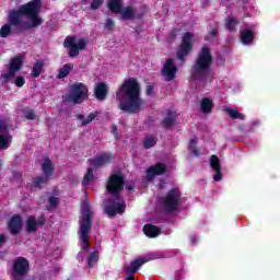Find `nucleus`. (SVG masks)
I'll return each mask as SVG.
<instances>
[{
    "label": "nucleus",
    "instance_id": "a18cd8bd",
    "mask_svg": "<svg viewBox=\"0 0 280 280\" xmlns=\"http://www.w3.org/2000/svg\"><path fill=\"white\" fill-rule=\"evenodd\" d=\"M112 135H114L115 139H119V133H117V125L112 126Z\"/></svg>",
    "mask_w": 280,
    "mask_h": 280
},
{
    "label": "nucleus",
    "instance_id": "412c9836",
    "mask_svg": "<svg viewBox=\"0 0 280 280\" xmlns=\"http://www.w3.org/2000/svg\"><path fill=\"white\" fill-rule=\"evenodd\" d=\"M149 261L150 259L148 258H136L133 261H131L130 266L125 269V272L135 275L136 272H139V268H141L143 264H148Z\"/></svg>",
    "mask_w": 280,
    "mask_h": 280
},
{
    "label": "nucleus",
    "instance_id": "39448f33",
    "mask_svg": "<svg viewBox=\"0 0 280 280\" xmlns=\"http://www.w3.org/2000/svg\"><path fill=\"white\" fill-rule=\"evenodd\" d=\"M213 65V55L211 54V48L209 46H203L197 58L191 66L190 79L198 81L202 80V78H207V73L211 71V66Z\"/></svg>",
    "mask_w": 280,
    "mask_h": 280
},
{
    "label": "nucleus",
    "instance_id": "aec40b11",
    "mask_svg": "<svg viewBox=\"0 0 280 280\" xmlns=\"http://www.w3.org/2000/svg\"><path fill=\"white\" fill-rule=\"evenodd\" d=\"M94 95L100 102H104V98L108 95V85L104 82L96 84Z\"/></svg>",
    "mask_w": 280,
    "mask_h": 280
},
{
    "label": "nucleus",
    "instance_id": "dca6fc26",
    "mask_svg": "<svg viewBox=\"0 0 280 280\" xmlns=\"http://www.w3.org/2000/svg\"><path fill=\"white\" fill-rule=\"evenodd\" d=\"M165 172H167V165L159 162L147 170V178L152 180L155 176H163Z\"/></svg>",
    "mask_w": 280,
    "mask_h": 280
},
{
    "label": "nucleus",
    "instance_id": "1a4fd4ad",
    "mask_svg": "<svg viewBox=\"0 0 280 280\" xmlns=\"http://www.w3.org/2000/svg\"><path fill=\"white\" fill-rule=\"evenodd\" d=\"M30 272V260L25 257H16L11 268L12 280H23Z\"/></svg>",
    "mask_w": 280,
    "mask_h": 280
},
{
    "label": "nucleus",
    "instance_id": "a19ab883",
    "mask_svg": "<svg viewBox=\"0 0 280 280\" xmlns=\"http://www.w3.org/2000/svg\"><path fill=\"white\" fill-rule=\"evenodd\" d=\"M103 3H104V0H92L90 9L91 10H100V8H102Z\"/></svg>",
    "mask_w": 280,
    "mask_h": 280
},
{
    "label": "nucleus",
    "instance_id": "09e8293b",
    "mask_svg": "<svg viewBox=\"0 0 280 280\" xmlns=\"http://www.w3.org/2000/svg\"><path fill=\"white\" fill-rule=\"evenodd\" d=\"M126 273L128 275L126 280H135V273H130V272H126Z\"/></svg>",
    "mask_w": 280,
    "mask_h": 280
},
{
    "label": "nucleus",
    "instance_id": "4be33fe9",
    "mask_svg": "<svg viewBox=\"0 0 280 280\" xmlns=\"http://www.w3.org/2000/svg\"><path fill=\"white\" fill-rule=\"evenodd\" d=\"M143 233L147 235V237H159V235H161V228L148 223L143 226Z\"/></svg>",
    "mask_w": 280,
    "mask_h": 280
},
{
    "label": "nucleus",
    "instance_id": "de8ad7c7",
    "mask_svg": "<svg viewBox=\"0 0 280 280\" xmlns=\"http://www.w3.org/2000/svg\"><path fill=\"white\" fill-rule=\"evenodd\" d=\"M177 34H178V32H176V31L171 32L170 38H172L174 40V38H176Z\"/></svg>",
    "mask_w": 280,
    "mask_h": 280
},
{
    "label": "nucleus",
    "instance_id": "2f4dec72",
    "mask_svg": "<svg viewBox=\"0 0 280 280\" xmlns=\"http://www.w3.org/2000/svg\"><path fill=\"white\" fill-rule=\"evenodd\" d=\"M59 203L60 198L54 196L48 197V205L46 206V211H54V209H57Z\"/></svg>",
    "mask_w": 280,
    "mask_h": 280
},
{
    "label": "nucleus",
    "instance_id": "c756f323",
    "mask_svg": "<svg viewBox=\"0 0 280 280\" xmlns=\"http://www.w3.org/2000/svg\"><path fill=\"white\" fill-rule=\"evenodd\" d=\"M158 141L159 140L156 139V137H154L153 135H148L143 140V147L145 150H150V148H154V145H156Z\"/></svg>",
    "mask_w": 280,
    "mask_h": 280
},
{
    "label": "nucleus",
    "instance_id": "864d4df0",
    "mask_svg": "<svg viewBox=\"0 0 280 280\" xmlns=\"http://www.w3.org/2000/svg\"><path fill=\"white\" fill-rule=\"evenodd\" d=\"M77 119H84V115L82 114L77 115Z\"/></svg>",
    "mask_w": 280,
    "mask_h": 280
},
{
    "label": "nucleus",
    "instance_id": "20e7f679",
    "mask_svg": "<svg viewBox=\"0 0 280 280\" xmlns=\"http://www.w3.org/2000/svg\"><path fill=\"white\" fill-rule=\"evenodd\" d=\"M82 217L79 221L78 237L81 242V248L85 253L91 248V229H93V208L89 201H84L82 206Z\"/></svg>",
    "mask_w": 280,
    "mask_h": 280
},
{
    "label": "nucleus",
    "instance_id": "9d476101",
    "mask_svg": "<svg viewBox=\"0 0 280 280\" xmlns=\"http://www.w3.org/2000/svg\"><path fill=\"white\" fill-rule=\"evenodd\" d=\"M25 62V55L19 54L15 57L11 58L8 72L1 75L3 84H8L10 79L15 78L16 73L23 69V63Z\"/></svg>",
    "mask_w": 280,
    "mask_h": 280
},
{
    "label": "nucleus",
    "instance_id": "72a5a7b5",
    "mask_svg": "<svg viewBox=\"0 0 280 280\" xmlns=\"http://www.w3.org/2000/svg\"><path fill=\"white\" fill-rule=\"evenodd\" d=\"M94 178H95V175H93V168H88V172L85 173L82 180L83 187H86V185H89V183H92Z\"/></svg>",
    "mask_w": 280,
    "mask_h": 280
},
{
    "label": "nucleus",
    "instance_id": "cd10ccee",
    "mask_svg": "<svg viewBox=\"0 0 280 280\" xmlns=\"http://www.w3.org/2000/svg\"><path fill=\"white\" fill-rule=\"evenodd\" d=\"M201 112L206 115L213 110V101L210 98H202L200 104Z\"/></svg>",
    "mask_w": 280,
    "mask_h": 280
},
{
    "label": "nucleus",
    "instance_id": "c85d7f7f",
    "mask_svg": "<svg viewBox=\"0 0 280 280\" xmlns=\"http://www.w3.org/2000/svg\"><path fill=\"white\" fill-rule=\"evenodd\" d=\"M225 113L231 117V119H240L241 121H244L246 119V116L244 114L240 113L237 109L233 108H226Z\"/></svg>",
    "mask_w": 280,
    "mask_h": 280
},
{
    "label": "nucleus",
    "instance_id": "c9c22d12",
    "mask_svg": "<svg viewBox=\"0 0 280 280\" xmlns=\"http://www.w3.org/2000/svg\"><path fill=\"white\" fill-rule=\"evenodd\" d=\"M10 34H12V27L10 26V24H4L0 28V37L8 38L10 36Z\"/></svg>",
    "mask_w": 280,
    "mask_h": 280
},
{
    "label": "nucleus",
    "instance_id": "bb28decb",
    "mask_svg": "<svg viewBox=\"0 0 280 280\" xmlns=\"http://www.w3.org/2000/svg\"><path fill=\"white\" fill-rule=\"evenodd\" d=\"M73 71V63H66L62 68L59 69L57 74V80H62L69 75Z\"/></svg>",
    "mask_w": 280,
    "mask_h": 280
},
{
    "label": "nucleus",
    "instance_id": "b1692460",
    "mask_svg": "<svg viewBox=\"0 0 280 280\" xmlns=\"http://www.w3.org/2000/svg\"><path fill=\"white\" fill-rule=\"evenodd\" d=\"M49 180H51V179L45 175L36 176L33 178V187L35 189H45V187H47V185H49Z\"/></svg>",
    "mask_w": 280,
    "mask_h": 280
},
{
    "label": "nucleus",
    "instance_id": "393cba45",
    "mask_svg": "<svg viewBox=\"0 0 280 280\" xmlns=\"http://www.w3.org/2000/svg\"><path fill=\"white\" fill-rule=\"evenodd\" d=\"M255 40V34L252 30L245 28L241 31V43L243 45H250Z\"/></svg>",
    "mask_w": 280,
    "mask_h": 280
},
{
    "label": "nucleus",
    "instance_id": "2eb2a0df",
    "mask_svg": "<svg viewBox=\"0 0 280 280\" xmlns=\"http://www.w3.org/2000/svg\"><path fill=\"white\" fill-rule=\"evenodd\" d=\"M7 229L12 235H19L23 231V218L21 214H14L8 222Z\"/></svg>",
    "mask_w": 280,
    "mask_h": 280
},
{
    "label": "nucleus",
    "instance_id": "6e6552de",
    "mask_svg": "<svg viewBox=\"0 0 280 280\" xmlns=\"http://www.w3.org/2000/svg\"><path fill=\"white\" fill-rule=\"evenodd\" d=\"M89 98V88L84 83H74L70 86V93L63 98L65 102L82 104Z\"/></svg>",
    "mask_w": 280,
    "mask_h": 280
},
{
    "label": "nucleus",
    "instance_id": "603ef678",
    "mask_svg": "<svg viewBox=\"0 0 280 280\" xmlns=\"http://www.w3.org/2000/svg\"><path fill=\"white\" fill-rule=\"evenodd\" d=\"M13 176H14V178H21V176H23V175H21V173H19V172H15V173H13Z\"/></svg>",
    "mask_w": 280,
    "mask_h": 280
},
{
    "label": "nucleus",
    "instance_id": "6ab92c4d",
    "mask_svg": "<svg viewBox=\"0 0 280 280\" xmlns=\"http://www.w3.org/2000/svg\"><path fill=\"white\" fill-rule=\"evenodd\" d=\"M161 126L165 130H172V128L176 126V112L168 109L166 112V117H164L161 121Z\"/></svg>",
    "mask_w": 280,
    "mask_h": 280
},
{
    "label": "nucleus",
    "instance_id": "7ed1b4c3",
    "mask_svg": "<svg viewBox=\"0 0 280 280\" xmlns=\"http://www.w3.org/2000/svg\"><path fill=\"white\" fill-rule=\"evenodd\" d=\"M43 8L42 0H33L26 4H23L18 11H13L9 15V24L13 27L21 25V16H28L30 22H25L23 30H34L43 25V18L40 16V10Z\"/></svg>",
    "mask_w": 280,
    "mask_h": 280
},
{
    "label": "nucleus",
    "instance_id": "ea45409f",
    "mask_svg": "<svg viewBox=\"0 0 280 280\" xmlns=\"http://www.w3.org/2000/svg\"><path fill=\"white\" fill-rule=\"evenodd\" d=\"M104 28L107 30L108 32H113L115 30V21L108 18L104 24Z\"/></svg>",
    "mask_w": 280,
    "mask_h": 280
},
{
    "label": "nucleus",
    "instance_id": "473e14b6",
    "mask_svg": "<svg viewBox=\"0 0 280 280\" xmlns=\"http://www.w3.org/2000/svg\"><path fill=\"white\" fill-rule=\"evenodd\" d=\"M97 261H100V254L97 252L91 253L88 257L89 268H93Z\"/></svg>",
    "mask_w": 280,
    "mask_h": 280
},
{
    "label": "nucleus",
    "instance_id": "a211bd4d",
    "mask_svg": "<svg viewBox=\"0 0 280 280\" xmlns=\"http://www.w3.org/2000/svg\"><path fill=\"white\" fill-rule=\"evenodd\" d=\"M210 167L215 172L213 176L214 183H220V180H222V163L220 162V158H218V155L210 156Z\"/></svg>",
    "mask_w": 280,
    "mask_h": 280
},
{
    "label": "nucleus",
    "instance_id": "9b49d317",
    "mask_svg": "<svg viewBox=\"0 0 280 280\" xmlns=\"http://www.w3.org/2000/svg\"><path fill=\"white\" fill-rule=\"evenodd\" d=\"M191 38H194V35L190 32L184 33L182 37V44L176 51V57L182 62H185V58L194 51V43H191Z\"/></svg>",
    "mask_w": 280,
    "mask_h": 280
},
{
    "label": "nucleus",
    "instance_id": "7c9ffc66",
    "mask_svg": "<svg viewBox=\"0 0 280 280\" xmlns=\"http://www.w3.org/2000/svg\"><path fill=\"white\" fill-rule=\"evenodd\" d=\"M196 145H198V139L192 138L189 140L188 150H190L192 156H200V149H197Z\"/></svg>",
    "mask_w": 280,
    "mask_h": 280
},
{
    "label": "nucleus",
    "instance_id": "423d86ee",
    "mask_svg": "<svg viewBox=\"0 0 280 280\" xmlns=\"http://www.w3.org/2000/svg\"><path fill=\"white\" fill-rule=\"evenodd\" d=\"M107 8L109 11H112L114 14H121V18L127 21H135L143 19V14L136 13L135 8L132 7H126L124 10L121 0H108Z\"/></svg>",
    "mask_w": 280,
    "mask_h": 280
},
{
    "label": "nucleus",
    "instance_id": "49530a36",
    "mask_svg": "<svg viewBox=\"0 0 280 280\" xmlns=\"http://www.w3.org/2000/svg\"><path fill=\"white\" fill-rule=\"evenodd\" d=\"M180 279H183V271L177 270V271L175 272V280H180Z\"/></svg>",
    "mask_w": 280,
    "mask_h": 280
},
{
    "label": "nucleus",
    "instance_id": "58836bf2",
    "mask_svg": "<svg viewBox=\"0 0 280 280\" xmlns=\"http://www.w3.org/2000/svg\"><path fill=\"white\" fill-rule=\"evenodd\" d=\"M97 117V113H90L86 117V119H83L81 122V126H89L91 121H93Z\"/></svg>",
    "mask_w": 280,
    "mask_h": 280
},
{
    "label": "nucleus",
    "instance_id": "ddd939ff",
    "mask_svg": "<svg viewBox=\"0 0 280 280\" xmlns=\"http://www.w3.org/2000/svg\"><path fill=\"white\" fill-rule=\"evenodd\" d=\"M47 223V217L45 212H42L37 219L35 215H30L26 220V233H36L39 226H45Z\"/></svg>",
    "mask_w": 280,
    "mask_h": 280
},
{
    "label": "nucleus",
    "instance_id": "f8f14e48",
    "mask_svg": "<svg viewBox=\"0 0 280 280\" xmlns=\"http://www.w3.org/2000/svg\"><path fill=\"white\" fill-rule=\"evenodd\" d=\"M86 39L81 38L78 40V44H75V37L67 36L63 42V47L69 48L70 58H77V56H80V51L86 49Z\"/></svg>",
    "mask_w": 280,
    "mask_h": 280
},
{
    "label": "nucleus",
    "instance_id": "3c124183",
    "mask_svg": "<svg viewBox=\"0 0 280 280\" xmlns=\"http://www.w3.org/2000/svg\"><path fill=\"white\" fill-rule=\"evenodd\" d=\"M0 244H5V235L0 234Z\"/></svg>",
    "mask_w": 280,
    "mask_h": 280
},
{
    "label": "nucleus",
    "instance_id": "8fccbe9b",
    "mask_svg": "<svg viewBox=\"0 0 280 280\" xmlns=\"http://www.w3.org/2000/svg\"><path fill=\"white\" fill-rule=\"evenodd\" d=\"M127 191H132L135 189V184H130L126 187Z\"/></svg>",
    "mask_w": 280,
    "mask_h": 280
},
{
    "label": "nucleus",
    "instance_id": "4468645a",
    "mask_svg": "<svg viewBox=\"0 0 280 280\" xmlns=\"http://www.w3.org/2000/svg\"><path fill=\"white\" fill-rule=\"evenodd\" d=\"M177 72H178V67H176V63H174V59L172 58L166 59L161 70V74L163 75L165 82H172V80L176 78Z\"/></svg>",
    "mask_w": 280,
    "mask_h": 280
},
{
    "label": "nucleus",
    "instance_id": "f3484780",
    "mask_svg": "<svg viewBox=\"0 0 280 280\" xmlns=\"http://www.w3.org/2000/svg\"><path fill=\"white\" fill-rule=\"evenodd\" d=\"M113 161V154L110 153H102L101 155L89 160V163L92 167L98 168L104 165H108V163H112Z\"/></svg>",
    "mask_w": 280,
    "mask_h": 280
},
{
    "label": "nucleus",
    "instance_id": "c03bdc74",
    "mask_svg": "<svg viewBox=\"0 0 280 280\" xmlns=\"http://www.w3.org/2000/svg\"><path fill=\"white\" fill-rule=\"evenodd\" d=\"M218 36V28H213L208 33V36L205 38V40H209V37Z\"/></svg>",
    "mask_w": 280,
    "mask_h": 280
},
{
    "label": "nucleus",
    "instance_id": "37998d69",
    "mask_svg": "<svg viewBox=\"0 0 280 280\" xmlns=\"http://www.w3.org/2000/svg\"><path fill=\"white\" fill-rule=\"evenodd\" d=\"M145 94L150 96H154V86L153 85H147Z\"/></svg>",
    "mask_w": 280,
    "mask_h": 280
},
{
    "label": "nucleus",
    "instance_id": "f257e3e1",
    "mask_svg": "<svg viewBox=\"0 0 280 280\" xmlns=\"http://www.w3.org/2000/svg\"><path fill=\"white\" fill-rule=\"evenodd\" d=\"M116 97L119 102L118 108L122 113H129L130 115L141 113L143 98H141V85L136 78L125 80L118 89Z\"/></svg>",
    "mask_w": 280,
    "mask_h": 280
},
{
    "label": "nucleus",
    "instance_id": "e433bc0d",
    "mask_svg": "<svg viewBox=\"0 0 280 280\" xmlns=\"http://www.w3.org/2000/svg\"><path fill=\"white\" fill-rule=\"evenodd\" d=\"M24 117L25 119H28V121H34V119H36V113L34 112V109L26 108L24 110Z\"/></svg>",
    "mask_w": 280,
    "mask_h": 280
},
{
    "label": "nucleus",
    "instance_id": "f03ea898",
    "mask_svg": "<svg viewBox=\"0 0 280 280\" xmlns=\"http://www.w3.org/2000/svg\"><path fill=\"white\" fill-rule=\"evenodd\" d=\"M126 187V178L121 173H115L107 179L106 191L113 198L107 199V206L105 207V213L109 218H115L116 213H124L126 211V201L121 199V192Z\"/></svg>",
    "mask_w": 280,
    "mask_h": 280
},
{
    "label": "nucleus",
    "instance_id": "4c0bfd02",
    "mask_svg": "<svg viewBox=\"0 0 280 280\" xmlns=\"http://www.w3.org/2000/svg\"><path fill=\"white\" fill-rule=\"evenodd\" d=\"M97 117V113H90L86 117V119H83L81 122V126H89L91 121H93Z\"/></svg>",
    "mask_w": 280,
    "mask_h": 280
},
{
    "label": "nucleus",
    "instance_id": "a878e982",
    "mask_svg": "<svg viewBox=\"0 0 280 280\" xmlns=\"http://www.w3.org/2000/svg\"><path fill=\"white\" fill-rule=\"evenodd\" d=\"M45 60L37 59L32 68V75L34 78H40V73H43V69H45Z\"/></svg>",
    "mask_w": 280,
    "mask_h": 280
},
{
    "label": "nucleus",
    "instance_id": "f704fd0d",
    "mask_svg": "<svg viewBox=\"0 0 280 280\" xmlns=\"http://www.w3.org/2000/svg\"><path fill=\"white\" fill-rule=\"evenodd\" d=\"M237 19L235 18H230L225 22V28L229 30V32H235V27H237Z\"/></svg>",
    "mask_w": 280,
    "mask_h": 280
},
{
    "label": "nucleus",
    "instance_id": "79ce46f5",
    "mask_svg": "<svg viewBox=\"0 0 280 280\" xmlns=\"http://www.w3.org/2000/svg\"><path fill=\"white\" fill-rule=\"evenodd\" d=\"M15 86H18V89H22V86H25V77H16Z\"/></svg>",
    "mask_w": 280,
    "mask_h": 280
},
{
    "label": "nucleus",
    "instance_id": "0eeeda50",
    "mask_svg": "<svg viewBox=\"0 0 280 280\" xmlns=\"http://www.w3.org/2000/svg\"><path fill=\"white\" fill-rule=\"evenodd\" d=\"M180 190L178 188H172L167 194L161 198V205L163 211L166 213H176L180 207Z\"/></svg>",
    "mask_w": 280,
    "mask_h": 280
},
{
    "label": "nucleus",
    "instance_id": "5701e85b",
    "mask_svg": "<svg viewBox=\"0 0 280 280\" xmlns=\"http://www.w3.org/2000/svg\"><path fill=\"white\" fill-rule=\"evenodd\" d=\"M54 163L51 162V159L45 158L44 163L42 164V172L44 173V176L51 179V176H54Z\"/></svg>",
    "mask_w": 280,
    "mask_h": 280
}]
</instances>
